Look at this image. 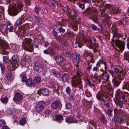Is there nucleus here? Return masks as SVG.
<instances>
[{
    "instance_id": "1",
    "label": "nucleus",
    "mask_w": 129,
    "mask_h": 129,
    "mask_svg": "<svg viewBox=\"0 0 129 129\" xmlns=\"http://www.w3.org/2000/svg\"><path fill=\"white\" fill-rule=\"evenodd\" d=\"M76 75H74L72 78V85L74 87H77L78 86L79 88H81L83 86L81 77L83 74V67L82 66L78 64H76Z\"/></svg>"
},
{
    "instance_id": "2",
    "label": "nucleus",
    "mask_w": 129,
    "mask_h": 129,
    "mask_svg": "<svg viewBox=\"0 0 129 129\" xmlns=\"http://www.w3.org/2000/svg\"><path fill=\"white\" fill-rule=\"evenodd\" d=\"M11 3L12 6H11L10 4L9 5V8L8 12L9 15L15 16L20 12L23 8V5L21 1L17 2V0H9L8 3Z\"/></svg>"
},
{
    "instance_id": "3",
    "label": "nucleus",
    "mask_w": 129,
    "mask_h": 129,
    "mask_svg": "<svg viewBox=\"0 0 129 129\" xmlns=\"http://www.w3.org/2000/svg\"><path fill=\"white\" fill-rule=\"evenodd\" d=\"M84 35V33L82 30L79 31V34L78 35L76 38V40H74L73 41V45L75 48L78 47H81L83 45L82 42L86 43L88 42V44L90 45L91 46H93L96 44L95 40L93 38L92 40H88L86 39L83 38V36Z\"/></svg>"
},
{
    "instance_id": "4",
    "label": "nucleus",
    "mask_w": 129,
    "mask_h": 129,
    "mask_svg": "<svg viewBox=\"0 0 129 129\" xmlns=\"http://www.w3.org/2000/svg\"><path fill=\"white\" fill-rule=\"evenodd\" d=\"M111 12L107 13L105 8H103L100 10L101 12L100 16L101 17H105L103 19L104 22L108 26L111 25L110 21L109 19L108 15L109 14H111L112 13H113L114 14H116L118 13L120 11V7L118 5H115L113 7H112L111 8V10H110Z\"/></svg>"
},
{
    "instance_id": "5",
    "label": "nucleus",
    "mask_w": 129,
    "mask_h": 129,
    "mask_svg": "<svg viewBox=\"0 0 129 129\" xmlns=\"http://www.w3.org/2000/svg\"><path fill=\"white\" fill-rule=\"evenodd\" d=\"M31 40L29 38H25L23 40L22 46L23 48L26 51L32 52L33 50V47L31 44Z\"/></svg>"
},
{
    "instance_id": "6",
    "label": "nucleus",
    "mask_w": 129,
    "mask_h": 129,
    "mask_svg": "<svg viewBox=\"0 0 129 129\" xmlns=\"http://www.w3.org/2000/svg\"><path fill=\"white\" fill-rule=\"evenodd\" d=\"M19 60V57L17 55H14L12 58L11 64H8V69L10 70H15L19 65L18 62Z\"/></svg>"
},
{
    "instance_id": "7",
    "label": "nucleus",
    "mask_w": 129,
    "mask_h": 129,
    "mask_svg": "<svg viewBox=\"0 0 129 129\" xmlns=\"http://www.w3.org/2000/svg\"><path fill=\"white\" fill-rule=\"evenodd\" d=\"M96 97L99 100L104 102L105 106L108 107L110 106V103L109 98L105 94L103 93H99L97 94Z\"/></svg>"
},
{
    "instance_id": "8",
    "label": "nucleus",
    "mask_w": 129,
    "mask_h": 129,
    "mask_svg": "<svg viewBox=\"0 0 129 129\" xmlns=\"http://www.w3.org/2000/svg\"><path fill=\"white\" fill-rule=\"evenodd\" d=\"M3 39L2 37L0 38V49L2 50L3 54H7L9 53V47L7 43L3 42Z\"/></svg>"
},
{
    "instance_id": "9",
    "label": "nucleus",
    "mask_w": 129,
    "mask_h": 129,
    "mask_svg": "<svg viewBox=\"0 0 129 129\" xmlns=\"http://www.w3.org/2000/svg\"><path fill=\"white\" fill-rule=\"evenodd\" d=\"M63 54L64 56L70 58L72 60L75 58V54L71 50L65 49L63 50Z\"/></svg>"
},
{
    "instance_id": "10",
    "label": "nucleus",
    "mask_w": 129,
    "mask_h": 129,
    "mask_svg": "<svg viewBox=\"0 0 129 129\" xmlns=\"http://www.w3.org/2000/svg\"><path fill=\"white\" fill-rule=\"evenodd\" d=\"M115 42V45L120 49L121 51H122L125 48V43L120 40H116L115 41L114 40V41H112L111 42L112 44H113Z\"/></svg>"
},
{
    "instance_id": "11",
    "label": "nucleus",
    "mask_w": 129,
    "mask_h": 129,
    "mask_svg": "<svg viewBox=\"0 0 129 129\" xmlns=\"http://www.w3.org/2000/svg\"><path fill=\"white\" fill-rule=\"evenodd\" d=\"M46 105V103L44 101H41L39 102L36 106V111L39 113L42 111Z\"/></svg>"
},
{
    "instance_id": "12",
    "label": "nucleus",
    "mask_w": 129,
    "mask_h": 129,
    "mask_svg": "<svg viewBox=\"0 0 129 129\" xmlns=\"http://www.w3.org/2000/svg\"><path fill=\"white\" fill-rule=\"evenodd\" d=\"M100 82L102 81L103 83L109 80V76L108 74L107 73H102V74L100 76Z\"/></svg>"
},
{
    "instance_id": "13",
    "label": "nucleus",
    "mask_w": 129,
    "mask_h": 129,
    "mask_svg": "<svg viewBox=\"0 0 129 129\" xmlns=\"http://www.w3.org/2000/svg\"><path fill=\"white\" fill-rule=\"evenodd\" d=\"M116 97L118 100H120L121 98L122 100L125 102L126 100V99L125 95L123 92H120L119 91H117L116 93Z\"/></svg>"
},
{
    "instance_id": "14",
    "label": "nucleus",
    "mask_w": 129,
    "mask_h": 129,
    "mask_svg": "<svg viewBox=\"0 0 129 129\" xmlns=\"http://www.w3.org/2000/svg\"><path fill=\"white\" fill-rule=\"evenodd\" d=\"M97 65H98L99 67H100L101 65H102V68L101 69V71H106L107 70V63L104 60H101L97 63Z\"/></svg>"
},
{
    "instance_id": "15",
    "label": "nucleus",
    "mask_w": 129,
    "mask_h": 129,
    "mask_svg": "<svg viewBox=\"0 0 129 129\" xmlns=\"http://www.w3.org/2000/svg\"><path fill=\"white\" fill-rule=\"evenodd\" d=\"M113 37L116 39H119L124 36V37L123 38V40H125L126 37V35L124 34L119 33L117 32L114 31L113 33Z\"/></svg>"
},
{
    "instance_id": "16",
    "label": "nucleus",
    "mask_w": 129,
    "mask_h": 129,
    "mask_svg": "<svg viewBox=\"0 0 129 129\" xmlns=\"http://www.w3.org/2000/svg\"><path fill=\"white\" fill-rule=\"evenodd\" d=\"M23 96L21 94L18 92H16L13 98L15 102L21 101L22 100Z\"/></svg>"
},
{
    "instance_id": "17",
    "label": "nucleus",
    "mask_w": 129,
    "mask_h": 129,
    "mask_svg": "<svg viewBox=\"0 0 129 129\" xmlns=\"http://www.w3.org/2000/svg\"><path fill=\"white\" fill-rule=\"evenodd\" d=\"M8 27L6 24H3L0 27V31L3 34L5 35L8 31Z\"/></svg>"
},
{
    "instance_id": "18",
    "label": "nucleus",
    "mask_w": 129,
    "mask_h": 129,
    "mask_svg": "<svg viewBox=\"0 0 129 129\" xmlns=\"http://www.w3.org/2000/svg\"><path fill=\"white\" fill-rule=\"evenodd\" d=\"M54 58L56 60L57 62L59 63H62L65 60L63 57L62 56H55Z\"/></svg>"
},
{
    "instance_id": "19",
    "label": "nucleus",
    "mask_w": 129,
    "mask_h": 129,
    "mask_svg": "<svg viewBox=\"0 0 129 129\" xmlns=\"http://www.w3.org/2000/svg\"><path fill=\"white\" fill-rule=\"evenodd\" d=\"M84 54L86 55L85 57V59L87 61H91V62H92V58L91 54L86 50L84 51Z\"/></svg>"
},
{
    "instance_id": "20",
    "label": "nucleus",
    "mask_w": 129,
    "mask_h": 129,
    "mask_svg": "<svg viewBox=\"0 0 129 129\" xmlns=\"http://www.w3.org/2000/svg\"><path fill=\"white\" fill-rule=\"evenodd\" d=\"M125 74V71L123 70H121L119 72H118L117 75L120 80H122L124 79Z\"/></svg>"
},
{
    "instance_id": "21",
    "label": "nucleus",
    "mask_w": 129,
    "mask_h": 129,
    "mask_svg": "<svg viewBox=\"0 0 129 129\" xmlns=\"http://www.w3.org/2000/svg\"><path fill=\"white\" fill-rule=\"evenodd\" d=\"M63 10L67 14L72 15V11L69 8V7L67 5H64L63 7Z\"/></svg>"
},
{
    "instance_id": "22",
    "label": "nucleus",
    "mask_w": 129,
    "mask_h": 129,
    "mask_svg": "<svg viewBox=\"0 0 129 129\" xmlns=\"http://www.w3.org/2000/svg\"><path fill=\"white\" fill-rule=\"evenodd\" d=\"M114 121H117V122L119 124H123L126 122V121L125 120L123 117L121 116H119L118 117L117 120L115 121L114 119Z\"/></svg>"
},
{
    "instance_id": "23",
    "label": "nucleus",
    "mask_w": 129,
    "mask_h": 129,
    "mask_svg": "<svg viewBox=\"0 0 129 129\" xmlns=\"http://www.w3.org/2000/svg\"><path fill=\"white\" fill-rule=\"evenodd\" d=\"M25 82L26 84V85L28 86H30L32 85L34 86V83H33V81L32 79L30 78H29L26 80Z\"/></svg>"
},
{
    "instance_id": "24",
    "label": "nucleus",
    "mask_w": 129,
    "mask_h": 129,
    "mask_svg": "<svg viewBox=\"0 0 129 129\" xmlns=\"http://www.w3.org/2000/svg\"><path fill=\"white\" fill-rule=\"evenodd\" d=\"M59 103L57 101H55L52 103L51 104V107L52 108H57L59 105Z\"/></svg>"
},
{
    "instance_id": "25",
    "label": "nucleus",
    "mask_w": 129,
    "mask_h": 129,
    "mask_svg": "<svg viewBox=\"0 0 129 129\" xmlns=\"http://www.w3.org/2000/svg\"><path fill=\"white\" fill-rule=\"evenodd\" d=\"M111 71L114 75H117L118 72V68L116 66H112L111 67Z\"/></svg>"
},
{
    "instance_id": "26",
    "label": "nucleus",
    "mask_w": 129,
    "mask_h": 129,
    "mask_svg": "<svg viewBox=\"0 0 129 129\" xmlns=\"http://www.w3.org/2000/svg\"><path fill=\"white\" fill-rule=\"evenodd\" d=\"M66 122L68 123H76L77 121L75 120L74 117H70V118H68L66 119Z\"/></svg>"
},
{
    "instance_id": "27",
    "label": "nucleus",
    "mask_w": 129,
    "mask_h": 129,
    "mask_svg": "<svg viewBox=\"0 0 129 129\" xmlns=\"http://www.w3.org/2000/svg\"><path fill=\"white\" fill-rule=\"evenodd\" d=\"M98 66L96 65V66L94 67L92 69L93 72L94 74V76H96L97 75V73L99 70Z\"/></svg>"
},
{
    "instance_id": "28",
    "label": "nucleus",
    "mask_w": 129,
    "mask_h": 129,
    "mask_svg": "<svg viewBox=\"0 0 129 129\" xmlns=\"http://www.w3.org/2000/svg\"><path fill=\"white\" fill-rule=\"evenodd\" d=\"M127 21L126 19H123L118 21V23L120 25H126Z\"/></svg>"
},
{
    "instance_id": "29",
    "label": "nucleus",
    "mask_w": 129,
    "mask_h": 129,
    "mask_svg": "<svg viewBox=\"0 0 129 129\" xmlns=\"http://www.w3.org/2000/svg\"><path fill=\"white\" fill-rule=\"evenodd\" d=\"M67 36L69 38L73 37L74 36V33L72 31H71L69 29H68L66 33Z\"/></svg>"
},
{
    "instance_id": "30",
    "label": "nucleus",
    "mask_w": 129,
    "mask_h": 129,
    "mask_svg": "<svg viewBox=\"0 0 129 129\" xmlns=\"http://www.w3.org/2000/svg\"><path fill=\"white\" fill-rule=\"evenodd\" d=\"M49 52V55L51 56H53L55 54V50L51 47L48 48Z\"/></svg>"
},
{
    "instance_id": "31",
    "label": "nucleus",
    "mask_w": 129,
    "mask_h": 129,
    "mask_svg": "<svg viewBox=\"0 0 129 129\" xmlns=\"http://www.w3.org/2000/svg\"><path fill=\"white\" fill-rule=\"evenodd\" d=\"M40 77L38 76H37L35 77L34 79V85L35 84L39 83L41 80Z\"/></svg>"
},
{
    "instance_id": "32",
    "label": "nucleus",
    "mask_w": 129,
    "mask_h": 129,
    "mask_svg": "<svg viewBox=\"0 0 129 129\" xmlns=\"http://www.w3.org/2000/svg\"><path fill=\"white\" fill-rule=\"evenodd\" d=\"M15 112V110L14 108L7 109L6 111V113L7 114H10L13 113Z\"/></svg>"
},
{
    "instance_id": "33",
    "label": "nucleus",
    "mask_w": 129,
    "mask_h": 129,
    "mask_svg": "<svg viewBox=\"0 0 129 129\" xmlns=\"http://www.w3.org/2000/svg\"><path fill=\"white\" fill-rule=\"evenodd\" d=\"M112 82L114 86H117L119 85L121 81L116 79H113L112 80Z\"/></svg>"
},
{
    "instance_id": "34",
    "label": "nucleus",
    "mask_w": 129,
    "mask_h": 129,
    "mask_svg": "<svg viewBox=\"0 0 129 129\" xmlns=\"http://www.w3.org/2000/svg\"><path fill=\"white\" fill-rule=\"evenodd\" d=\"M69 79L68 75L67 74H64L62 77V79L64 82H67Z\"/></svg>"
},
{
    "instance_id": "35",
    "label": "nucleus",
    "mask_w": 129,
    "mask_h": 129,
    "mask_svg": "<svg viewBox=\"0 0 129 129\" xmlns=\"http://www.w3.org/2000/svg\"><path fill=\"white\" fill-rule=\"evenodd\" d=\"M20 77L22 79V82H24L26 80V73L25 72H22L20 74Z\"/></svg>"
},
{
    "instance_id": "36",
    "label": "nucleus",
    "mask_w": 129,
    "mask_h": 129,
    "mask_svg": "<svg viewBox=\"0 0 129 129\" xmlns=\"http://www.w3.org/2000/svg\"><path fill=\"white\" fill-rule=\"evenodd\" d=\"M27 62V59L24 57L23 58L21 61V64L24 67L26 65Z\"/></svg>"
},
{
    "instance_id": "37",
    "label": "nucleus",
    "mask_w": 129,
    "mask_h": 129,
    "mask_svg": "<svg viewBox=\"0 0 129 129\" xmlns=\"http://www.w3.org/2000/svg\"><path fill=\"white\" fill-rule=\"evenodd\" d=\"M41 92L42 93L43 95L44 96H47L49 94L48 90L45 88L42 89Z\"/></svg>"
},
{
    "instance_id": "38",
    "label": "nucleus",
    "mask_w": 129,
    "mask_h": 129,
    "mask_svg": "<svg viewBox=\"0 0 129 129\" xmlns=\"http://www.w3.org/2000/svg\"><path fill=\"white\" fill-rule=\"evenodd\" d=\"M51 85L53 89L56 90H58V89L59 85L57 82L55 83H51Z\"/></svg>"
},
{
    "instance_id": "39",
    "label": "nucleus",
    "mask_w": 129,
    "mask_h": 129,
    "mask_svg": "<svg viewBox=\"0 0 129 129\" xmlns=\"http://www.w3.org/2000/svg\"><path fill=\"white\" fill-rule=\"evenodd\" d=\"M56 120L57 121H59L63 120V116L61 115H56L55 117Z\"/></svg>"
},
{
    "instance_id": "40",
    "label": "nucleus",
    "mask_w": 129,
    "mask_h": 129,
    "mask_svg": "<svg viewBox=\"0 0 129 129\" xmlns=\"http://www.w3.org/2000/svg\"><path fill=\"white\" fill-rule=\"evenodd\" d=\"M26 120L25 118H22L19 121V124L21 125H24L26 123Z\"/></svg>"
},
{
    "instance_id": "41",
    "label": "nucleus",
    "mask_w": 129,
    "mask_h": 129,
    "mask_svg": "<svg viewBox=\"0 0 129 129\" xmlns=\"http://www.w3.org/2000/svg\"><path fill=\"white\" fill-rule=\"evenodd\" d=\"M8 97H5L1 99V101L4 104H6L8 102Z\"/></svg>"
},
{
    "instance_id": "42",
    "label": "nucleus",
    "mask_w": 129,
    "mask_h": 129,
    "mask_svg": "<svg viewBox=\"0 0 129 129\" xmlns=\"http://www.w3.org/2000/svg\"><path fill=\"white\" fill-rule=\"evenodd\" d=\"M34 69L35 71L39 73L40 72L42 71V68L40 66H35L34 67Z\"/></svg>"
},
{
    "instance_id": "43",
    "label": "nucleus",
    "mask_w": 129,
    "mask_h": 129,
    "mask_svg": "<svg viewBox=\"0 0 129 129\" xmlns=\"http://www.w3.org/2000/svg\"><path fill=\"white\" fill-rule=\"evenodd\" d=\"M89 18L91 20L94 22H97L98 21V19L97 16L95 15H91Z\"/></svg>"
},
{
    "instance_id": "44",
    "label": "nucleus",
    "mask_w": 129,
    "mask_h": 129,
    "mask_svg": "<svg viewBox=\"0 0 129 129\" xmlns=\"http://www.w3.org/2000/svg\"><path fill=\"white\" fill-rule=\"evenodd\" d=\"M50 110L46 109L43 112L44 115L46 117H47L50 113Z\"/></svg>"
},
{
    "instance_id": "45",
    "label": "nucleus",
    "mask_w": 129,
    "mask_h": 129,
    "mask_svg": "<svg viewBox=\"0 0 129 129\" xmlns=\"http://www.w3.org/2000/svg\"><path fill=\"white\" fill-rule=\"evenodd\" d=\"M123 89H126L128 91H129V83H125L122 87Z\"/></svg>"
},
{
    "instance_id": "46",
    "label": "nucleus",
    "mask_w": 129,
    "mask_h": 129,
    "mask_svg": "<svg viewBox=\"0 0 129 129\" xmlns=\"http://www.w3.org/2000/svg\"><path fill=\"white\" fill-rule=\"evenodd\" d=\"M23 22L21 18H19L17 19L16 22V24L17 25H19L21 24Z\"/></svg>"
},
{
    "instance_id": "47",
    "label": "nucleus",
    "mask_w": 129,
    "mask_h": 129,
    "mask_svg": "<svg viewBox=\"0 0 129 129\" xmlns=\"http://www.w3.org/2000/svg\"><path fill=\"white\" fill-rule=\"evenodd\" d=\"M12 74L11 73H7L6 75V77L9 80H11L12 79Z\"/></svg>"
},
{
    "instance_id": "48",
    "label": "nucleus",
    "mask_w": 129,
    "mask_h": 129,
    "mask_svg": "<svg viewBox=\"0 0 129 129\" xmlns=\"http://www.w3.org/2000/svg\"><path fill=\"white\" fill-rule=\"evenodd\" d=\"M35 20L36 21L39 23L41 24L43 22V19L42 18L39 17H36L35 19Z\"/></svg>"
},
{
    "instance_id": "49",
    "label": "nucleus",
    "mask_w": 129,
    "mask_h": 129,
    "mask_svg": "<svg viewBox=\"0 0 129 129\" xmlns=\"http://www.w3.org/2000/svg\"><path fill=\"white\" fill-rule=\"evenodd\" d=\"M8 58L6 56H5L3 57V62L4 64H6L8 62Z\"/></svg>"
},
{
    "instance_id": "50",
    "label": "nucleus",
    "mask_w": 129,
    "mask_h": 129,
    "mask_svg": "<svg viewBox=\"0 0 129 129\" xmlns=\"http://www.w3.org/2000/svg\"><path fill=\"white\" fill-rule=\"evenodd\" d=\"M100 120L101 122L104 124L106 123L107 121V120L106 119L105 117L104 116H102L100 118Z\"/></svg>"
},
{
    "instance_id": "51",
    "label": "nucleus",
    "mask_w": 129,
    "mask_h": 129,
    "mask_svg": "<svg viewBox=\"0 0 129 129\" xmlns=\"http://www.w3.org/2000/svg\"><path fill=\"white\" fill-rule=\"evenodd\" d=\"M124 59L126 60H127L129 62V53H126L124 54Z\"/></svg>"
},
{
    "instance_id": "52",
    "label": "nucleus",
    "mask_w": 129,
    "mask_h": 129,
    "mask_svg": "<svg viewBox=\"0 0 129 129\" xmlns=\"http://www.w3.org/2000/svg\"><path fill=\"white\" fill-rule=\"evenodd\" d=\"M113 111V109L111 108H109L107 110V113L108 115H109L110 116H111V113Z\"/></svg>"
},
{
    "instance_id": "53",
    "label": "nucleus",
    "mask_w": 129,
    "mask_h": 129,
    "mask_svg": "<svg viewBox=\"0 0 129 129\" xmlns=\"http://www.w3.org/2000/svg\"><path fill=\"white\" fill-rule=\"evenodd\" d=\"M60 75V74L57 71H54L53 72V75L57 78L59 77Z\"/></svg>"
},
{
    "instance_id": "54",
    "label": "nucleus",
    "mask_w": 129,
    "mask_h": 129,
    "mask_svg": "<svg viewBox=\"0 0 129 129\" xmlns=\"http://www.w3.org/2000/svg\"><path fill=\"white\" fill-rule=\"evenodd\" d=\"M80 56L79 54H77L76 55V59L77 62L79 63L80 61Z\"/></svg>"
},
{
    "instance_id": "55",
    "label": "nucleus",
    "mask_w": 129,
    "mask_h": 129,
    "mask_svg": "<svg viewBox=\"0 0 129 129\" xmlns=\"http://www.w3.org/2000/svg\"><path fill=\"white\" fill-rule=\"evenodd\" d=\"M51 4L52 5H50L51 6H53V7H56L57 4V1H52L51 2Z\"/></svg>"
},
{
    "instance_id": "56",
    "label": "nucleus",
    "mask_w": 129,
    "mask_h": 129,
    "mask_svg": "<svg viewBox=\"0 0 129 129\" xmlns=\"http://www.w3.org/2000/svg\"><path fill=\"white\" fill-rule=\"evenodd\" d=\"M6 124L5 121L3 120H0V127L4 126Z\"/></svg>"
},
{
    "instance_id": "57",
    "label": "nucleus",
    "mask_w": 129,
    "mask_h": 129,
    "mask_svg": "<svg viewBox=\"0 0 129 129\" xmlns=\"http://www.w3.org/2000/svg\"><path fill=\"white\" fill-rule=\"evenodd\" d=\"M22 19V21L23 22L25 21L27 19V17L26 16V15L25 14H23L20 17Z\"/></svg>"
},
{
    "instance_id": "58",
    "label": "nucleus",
    "mask_w": 129,
    "mask_h": 129,
    "mask_svg": "<svg viewBox=\"0 0 129 129\" xmlns=\"http://www.w3.org/2000/svg\"><path fill=\"white\" fill-rule=\"evenodd\" d=\"M86 96L88 97L91 96V95L90 92L88 90H86L85 91Z\"/></svg>"
},
{
    "instance_id": "59",
    "label": "nucleus",
    "mask_w": 129,
    "mask_h": 129,
    "mask_svg": "<svg viewBox=\"0 0 129 129\" xmlns=\"http://www.w3.org/2000/svg\"><path fill=\"white\" fill-rule=\"evenodd\" d=\"M0 67L2 73L4 72L5 69V67L4 64L2 63H0Z\"/></svg>"
},
{
    "instance_id": "60",
    "label": "nucleus",
    "mask_w": 129,
    "mask_h": 129,
    "mask_svg": "<svg viewBox=\"0 0 129 129\" xmlns=\"http://www.w3.org/2000/svg\"><path fill=\"white\" fill-rule=\"evenodd\" d=\"M92 12V10L90 8L87 9L85 11L86 13L89 14L91 13Z\"/></svg>"
},
{
    "instance_id": "61",
    "label": "nucleus",
    "mask_w": 129,
    "mask_h": 129,
    "mask_svg": "<svg viewBox=\"0 0 129 129\" xmlns=\"http://www.w3.org/2000/svg\"><path fill=\"white\" fill-rule=\"evenodd\" d=\"M123 103L122 101H120L118 103V105L120 108H121L123 107Z\"/></svg>"
},
{
    "instance_id": "62",
    "label": "nucleus",
    "mask_w": 129,
    "mask_h": 129,
    "mask_svg": "<svg viewBox=\"0 0 129 129\" xmlns=\"http://www.w3.org/2000/svg\"><path fill=\"white\" fill-rule=\"evenodd\" d=\"M20 28L19 29V34H21V35H23V34L25 32V30L21 29Z\"/></svg>"
},
{
    "instance_id": "63",
    "label": "nucleus",
    "mask_w": 129,
    "mask_h": 129,
    "mask_svg": "<svg viewBox=\"0 0 129 129\" xmlns=\"http://www.w3.org/2000/svg\"><path fill=\"white\" fill-rule=\"evenodd\" d=\"M52 35L54 36L55 39L56 38L57 36V34L56 32L53 30L52 32Z\"/></svg>"
},
{
    "instance_id": "64",
    "label": "nucleus",
    "mask_w": 129,
    "mask_h": 129,
    "mask_svg": "<svg viewBox=\"0 0 129 129\" xmlns=\"http://www.w3.org/2000/svg\"><path fill=\"white\" fill-rule=\"evenodd\" d=\"M72 28L74 31H76L78 29L77 26L75 25H72Z\"/></svg>"
}]
</instances>
